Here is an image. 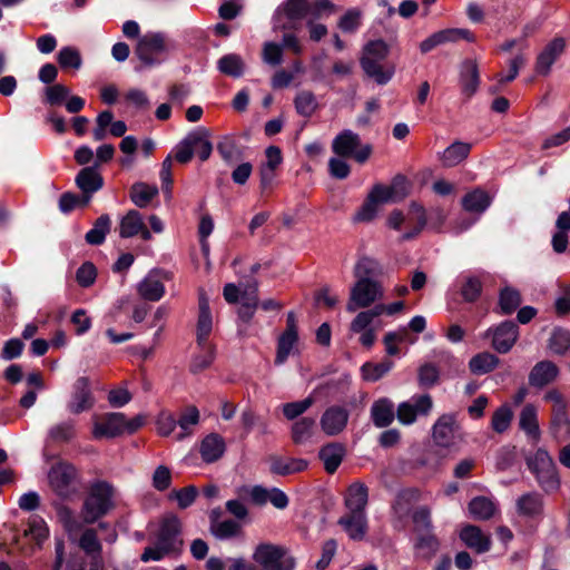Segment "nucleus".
Here are the masks:
<instances>
[{
  "label": "nucleus",
  "mask_w": 570,
  "mask_h": 570,
  "mask_svg": "<svg viewBox=\"0 0 570 570\" xmlns=\"http://www.w3.org/2000/svg\"><path fill=\"white\" fill-rule=\"evenodd\" d=\"M332 150L340 157H352L364 164L372 154L370 144L362 145L360 136L350 129L340 132L332 141Z\"/></svg>",
  "instance_id": "obj_7"
},
{
  "label": "nucleus",
  "mask_w": 570,
  "mask_h": 570,
  "mask_svg": "<svg viewBox=\"0 0 570 570\" xmlns=\"http://www.w3.org/2000/svg\"><path fill=\"white\" fill-rule=\"evenodd\" d=\"M566 47L562 38H556L547 45L538 56L535 69L540 75H548L557 58L563 52Z\"/></svg>",
  "instance_id": "obj_26"
},
{
  "label": "nucleus",
  "mask_w": 570,
  "mask_h": 570,
  "mask_svg": "<svg viewBox=\"0 0 570 570\" xmlns=\"http://www.w3.org/2000/svg\"><path fill=\"white\" fill-rule=\"evenodd\" d=\"M390 53L389 45L382 40L368 41L362 51L360 65L364 73L377 85H386L395 73L394 65H385L384 60Z\"/></svg>",
  "instance_id": "obj_2"
},
{
  "label": "nucleus",
  "mask_w": 570,
  "mask_h": 570,
  "mask_svg": "<svg viewBox=\"0 0 570 570\" xmlns=\"http://www.w3.org/2000/svg\"><path fill=\"white\" fill-rule=\"evenodd\" d=\"M257 291L258 286L256 281L249 282L243 289L242 305L238 309V316L244 322L250 321L258 306Z\"/></svg>",
  "instance_id": "obj_35"
},
{
  "label": "nucleus",
  "mask_w": 570,
  "mask_h": 570,
  "mask_svg": "<svg viewBox=\"0 0 570 570\" xmlns=\"http://www.w3.org/2000/svg\"><path fill=\"white\" fill-rule=\"evenodd\" d=\"M194 151L198 154L200 160H207L213 151V145L209 140V131L204 127H198L189 132Z\"/></svg>",
  "instance_id": "obj_42"
},
{
  "label": "nucleus",
  "mask_w": 570,
  "mask_h": 570,
  "mask_svg": "<svg viewBox=\"0 0 570 570\" xmlns=\"http://www.w3.org/2000/svg\"><path fill=\"white\" fill-rule=\"evenodd\" d=\"M513 412L509 405L503 404L492 415L491 428L497 433H504L511 425Z\"/></svg>",
  "instance_id": "obj_53"
},
{
  "label": "nucleus",
  "mask_w": 570,
  "mask_h": 570,
  "mask_svg": "<svg viewBox=\"0 0 570 570\" xmlns=\"http://www.w3.org/2000/svg\"><path fill=\"white\" fill-rule=\"evenodd\" d=\"M522 303L520 292L510 285H505L499 292L498 306L503 315L512 314Z\"/></svg>",
  "instance_id": "obj_40"
},
{
  "label": "nucleus",
  "mask_w": 570,
  "mask_h": 570,
  "mask_svg": "<svg viewBox=\"0 0 570 570\" xmlns=\"http://www.w3.org/2000/svg\"><path fill=\"white\" fill-rule=\"evenodd\" d=\"M75 435L76 430L72 422L57 424L49 431V438L57 443L70 442Z\"/></svg>",
  "instance_id": "obj_64"
},
{
  "label": "nucleus",
  "mask_w": 570,
  "mask_h": 570,
  "mask_svg": "<svg viewBox=\"0 0 570 570\" xmlns=\"http://www.w3.org/2000/svg\"><path fill=\"white\" fill-rule=\"evenodd\" d=\"M296 342L297 333L284 332L281 335L275 358L276 364H283L287 360Z\"/></svg>",
  "instance_id": "obj_56"
},
{
  "label": "nucleus",
  "mask_w": 570,
  "mask_h": 570,
  "mask_svg": "<svg viewBox=\"0 0 570 570\" xmlns=\"http://www.w3.org/2000/svg\"><path fill=\"white\" fill-rule=\"evenodd\" d=\"M382 297L383 288L377 281L367 278L357 279L354 286L351 288L346 309L347 312L353 313L358 308L371 306Z\"/></svg>",
  "instance_id": "obj_8"
},
{
  "label": "nucleus",
  "mask_w": 570,
  "mask_h": 570,
  "mask_svg": "<svg viewBox=\"0 0 570 570\" xmlns=\"http://www.w3.org/2000/svg\"><path fill=\"white\" fill-rule=\"evenodd\" d=\"M559 374L558 366L551 361H541L537 363L530 374H529V383L534 387H543L550 383H552Z\"/></svg>",
  "instance_id": "obj_29"
},
{
  "label": "nucleus",
  "mask_w": 570,
  "mask_h": 570,
  "mask_svg": "<svg viewBox=\"0 0 570 570\" xmlns=\"http://www.w3.org/2000/svg\"><path fill=\"white\" fill-rule=\"evenodd\" d=\"M157 195L158 188L156 185L141 181L134 184L130 189V199L139 208L147 207Z\"/></svg>",
  "instance_id": "obj_41"
},
{
  "label": "nucleus",
  "mask_w": 570,
  "mask_h": 570,
  "mask_svg": "<svg viewBox=\"0 0 570 570\" xmlns=\"http://www.w3.org/2000/svg\"><path fill=\"white\" fill-rule=\"evenodd\" d=\"M267 463L271 473L282 476L299 473L308 465V462L304 459L285 458L276 454L269 455Z\"/></svg>",
  "instance_id": "obj_21"
},
{
  "label": "nucleus",
  "mask_w": 570,
  "mask_h": 570,
  "mask_svg": "<svg viewBox=\"0 0 570 570\" xmlns=\"http://www.w3.org/2000/svg\"><path fill=\"white\" fill-rule=\"evenodd\" d=\"M482 292V283L476 276H466L461 286V295L465 302H475Z\"/></svg>",
  "instance_id": "obj_62"
},
{
  "label": "nucleus",
  "mask_w": 570,
  "mask_h": 570,
  "mask_svg": "<svg viewBox=\"0 0 570 570\" xmlns=\"http://www.w3.org/2000/svg\"><path fill=\"white\" fill-rule=\"evenodd\" d=\"M527 464L544 492L550 493L559 490L560 478L557 466L552 456L546 449H538L528 458Z\"/></svg>",
  "instance_id": "obj_3"
},
{
  "label": "nucleus",
  "mask_w": 570,
  "mask_h": 570,
  "mask_svg": "<svg viewBox=\"0 0 570 570\" xmlns=\"http://www.w3.org/2000/svg\"><path fill=\"white\" fill-rule=\"evenodd\" d=\"M548 432L559 443L570 441V415L568 410L550 413Z\"/></svg>",
  "instance_id": "obj_30"
},
{
  "label": "nucleus",
  "mask_w": 570,
  "mask_h": 570,
  "mask_svg": "<svg viewBox=\"0 0 570 570\" xmlns=\"http://www.w3.org/2000/svg\"><path fill=\"white\" fill-rule=\"evenodd\" d=\"M145 424V416L138 414L128 419L121 412H109V438L131 435Z\"/></svg>",
  "instance_id": "obj_17"
},
{
  "label": "nucleus",
  "mask_w": 570,
  "mask_h": 570,
  "mask_svg": "<svg viewBox=\"0 0 570 570\" xmlns=\"http://www.w3.org/2000/svg\"><path fill=\"white\" fill-rule=\"evenodd\" d=\"M480 85L478 63L474 60H465L460 68V86L462 94L471 98Z\"/></svg>",
  "instance_id": "obj_25"
},
{
  "label": "nucleus",
  "mask_w": 570,
  "mask_h": 570,
  "mask_svg": "<svg viewBox=\"0 0 570 570\" xmlns=\"http://www.w3.org/2000/svg\"><path fill=\"white\" fill-rule=\"evenodd\" d=\"M107 163V145L98 147L96 160L91 166L83 167L76 176L75 183L81 190V194L91 199L94 193L104 187L105 179L101 173V166Z\"/></svg>",
  "instance_id": "obj_6"
},
{
  "label": "nucleus",
  "mask_w": 570,
  "mask_h": 570,
  "mask_svg": "<svg viewBox=\"0 0 570 570\" xmlns=\"http://www.w3.org/2000/svg\"><path fill=\"white\" fill-rule=\"evenodd\" d=\"M403 307V302H394L389 305H376L372 309L360 312L352 321L350 328L351 331H361L364 327L370 326L373 323L374 318L382 315L383 313L393 315L402 311Z\"/></svg>",
  "instance_id": "obj_20"
},
{
  "label": "nucleus",
  "mask_w": 570,
  "mask_h": 570,
  "mask_svg": "<svg viewBox=\"0 0 570 570\" xmlns=\"http://www.w3.org/2000/svg\"><path fill=\"white\" fill-rule=\"evenodd\" d=\"M132 400V394L129 391L128 382H122L120 385L109 389V406L122 407Z\"/></svg>",
  "instance_id": "obj_60"
},
{
  "label": "nucleus",
  "mask_w": 570,
  "mask_h": 570,
  "mask_svg": "<svg viewBox=\"0 0 570 570\" xmlns=\"http://www.w3.org/2000/svg\"><path fill=\"white\" fill-rule=\"evenodd\" d=\"M107 511V482H97L90 487L82 507V518L87 523L96 522Z\"/></svg>",
  "instance_id": "obj_12"
},
{
  "label": "nucleus",
  "mask_w": 570,
  "mask_h": 570,
  "mask_svg": "<svg viewBox=\"0 0 570 570\" xmlns=\"http://www.w3.org/2000/svg\"><path fill=\"white\" fill-rule=\"evenodd\" d=\"M469 511L474 519L488 520L494 514L495 505L485 497H476L469 503Z\"/></svg>",
  "instance_id": "obj_44"
},
{
  "label": "nucleus",
  "mask_w": 570,
  "mask_h": 570,
  "mask_svg": "<svg viewBox=\"0 0 570 570\" xmlns=\"http://www.w3.org/2000/svg\"><path fill=\"white\" fill-rule=\"evenodd\" d=\"M90 203L88 196L83 194H75L71 191L63 193L59 198V208L62 213H70L76 208H85Z\"/></svg>",
  "instance_id": "obj_54"
},
{
  "label": "nucleus",
  "mask_w": 570,
  "mask_h": 570,
  "mask_svg": "<svg viewBox=\"0 0 570 570\" xmlns=\"http://www.w3.org/2000/svg\"><path fill=\"white\" fill-rule=\"evenodd\" d=\"M315 420L302 417L292 425V439L294 443L302 444L311 440L314 433Z\"/></svg>",
  "instance_id": "obj_47"
},
{
  "label": "nucleus",
  "mask_w": 570,
  "mask_h": 570,
  "mask_svg": "<svg viewBox=\"0 0 570 570\" xmlns=\"http://www.w3.org/2000/svg\"><path fill=\"white\" fill-rule=\"evenodd\" d=\"M199 421L200 413L196 406L189 405L185 407L177 419V426L180 431L176 439L181 441L188 436H191L195 432V428L199 424Z\"/></svg>",
  "instance_id": "obj_33"
},
{
  "label": "nucleus",
  "mask_w": 570,
  "mask_h": 570,
  "mask_svg": "<svg viewBox=\"0 0 570 570\" xmlns=\"http://www.w3.org/2000/svg\"><path fill=\"white\" fill-rule=\"evenodd\" d=\"M520 515L534 518L541 514L543 509L542 497L537 492H529L521 495L515 502Z\"/></svg>",
  "instance_id": "obj_36"
},
{
  "label": "nucleus",
  "mask_w": 570,
  "mask_h": 570,
  "mask_svg": "<svg viewBox=\"0 0 570 570\" xmlns=\"http://www.w3.org/2000/svg\"><path fill=\"white\" fill-rule=\"evenodd\" d=\"M518 425L529 440L538 442L541 438L538 406L533 403L524 404L519 413Z\"/></svg>",
  "instance_id": "obj_19"
},
{
  "label": "nucleus",
  "mask_w": 570,
  "mask_h": 570,
  "mask_svg": "<svg viewBox=\"0 0 570 570\" xmlns=\"http://www.w3.org/2000/svg\"><path fill=\"white\" fill-rule=\"evenodd\" d=\"M433 400L430 394H415L401 402L396 407V419L402 425H412L420 416L432 412Z\"/></svg>",
  "instance_id": "obj_9"
},
{
  "label": "nucleus",
  "mask_w": 570,
  "mask_h": 570,
  "mask_svg": "<svg viewBox=\"0 0 570 570\" xmlns=\"http://www.w3.org/2000/svg\"><path fill=\"white\" fill-rule=\"evenodd\" d=\"M75 401L70 403L69 409L72 413L79 414L86 410H89L94 405L88 379H78L75 384Z\"/></svg>",
  "instance_id": "obj_32"
},
{
  "label": "nucleus",
  "mask_w": 570,
  "mask_h": 570,
  "mask_svg": "<svg viewBox=\"0 0 570 570\" xmlns=\"http://www.w3.org/2000/svg\"><path fill=\"white\" fill-rule=\"evenodd\" d=\"M367 499V488L363 483L355 482L347 489L345 507L348 512H365Z\"/></svg>",
  "instance_id": "obj_34"
},
{
  "label": "nucleus",
  "mask_w": 570,
  "mask_h": 570,
  "mask_svg": "<svg viewBox=\"0 0 570 570\" xmlns=\"http://www.w3.org/2000/svg\"><path fill=\"white\" fill-rule=\"evenodd\" d=\"M417 498H419V492L416 490L411 489V490L401 491L397 494L396 500L393 504L394 512L400 518L405 517L410 511L411 503L413 501H416Z\"/></svg>",
  "instance_id": "obj_59"
},
{
  "label": "nucleus",
  "mask_w": 570,
  "mask_h": 570,
  "mask_svg": "<svg viewBox=\"0 0 570 570\" xmlns=\"http://www.w3.org/2000/svg\"><path fill=\"white\" fill-rule=\"evenodd\" d=\"M362 23V12L358 9L347 10L338 20V28L345 33L355 32Z\"/></svg>",
  "instance_id": "obj_63"
},
{
  "label": "nucleus",
  "mask_w": 570,
  "mask_h": 570,
  "mask_svg": "<svg viewBox=\"0 0 570 570\" xmlns=\"http://www.w3.org/2000/svg\"><path fill=\"white\" fill-rule=\"evenodd\" d=\"M262 60L265 65L277 67L284 61L283 46L274 41H266L262 48Z\"/></svg>",
  "instance_id": "obj_50"
},
{
  "label": "nucleus",
  "mask_w": 570,
  "mask_h": 570,
  "mask_svg": "<svg viewBox=\"0 0 570 570\" xmlns=\"http://www.w3.org/2000/svg\"><path fill=\"white\" fill-rule=\"evenodd\" d=\"M164 277L160 271H150L137 285V292L146 301L158 302L165 295Z\"/></svg>",
  "instance_id": "obj_18"
},
{
  "label": "nucleus",
  "mask_w": 570,
  "mask_h": 570,
  "mask_svg": "<svg viewBox=\"0 0 570 570\" xmlns=\"http://www.w3.org/2000/svg\"><path fill=\"white\" fill-rule=\"evenodd\" d=\"M120 236L124 238L134 237L140 235L144 240L151 239V233L146 227L142 216L137 210H129L120 222Z\"/></svg>",
  "instance_id": "obj_22"
},
{
  "label": "nucleus",
  "mask_w": 570,
  "mask_h": 570,
  "mask_svg": "<svg viewBox=\"0 0 570 570\" xmlns=\"http://www.w3.org/2000/svg\"><path fill=\"white\" fill-rule=\"evenodd\" d=\"M180 538V520L169 514L164 518L154 544L145 548L140 559L142 562L160 561L167 557H177L183 551Z\"/></svg>",
  "instance_id": "obj_1"
},
{
  "label": "nucleus",
  "mask_w": 570,
  "mask_h": 570,
  "mask_svg": "<svg viewBox=\"0 0 570 570\" xmlns=\"http://www.w3.org/2000/svg\"><path fill=\"white\" fill-rule=\"evenodd\" d=\"M396 417V409L391 400L379 399L371 406V419L376 428L383 429L391 425Z\"/></svg>",
  "instance_id": "obj_24"
},
{
  "label": "nucleus",
  "mask_w": 570,
  "mask_h": 570,
  "mask_svg": "<svg viewBox=\"0 0 570 570\" xmlns=\"http://www.w3.org/2000/svg\"><path fill=\"white\" fill-rule=\"evenodd\" d=\"M348 419L350 412L346 407L331 405L321 415L320 425L327 436H335L346 429Z\"/></svg>",
  "instance_id": "obj_14"
},
{
  "label": "nucleus",
  "mask_w": 570,
  "mask_h": 570,
  "mask_svg": "<svg viewBox=\"0 0 570 570\" xmlns=\"http://www.w3.org/2000/svg\"><path fill=\"white\" fill-rule=\"evenodd\" d=\"M282 11L289 20H301L311 16L312 3L307 0H286Z\"/></svg>",
  "instance_id": "obj_45"
},
{
  "label": "nucleus",
  "mask_w": 570,
  "mask_h": 570,
  "mask_svg": "<svg viewBox=\"0 0 570 570\" xmlns=\"http://www.w3.org/2000/svg\"><path fill=\"white\" fill-rule=\"evenodd\" d=\"M210 531L217 539L225 540L236 537L240 531V525L234 520L214 521Z\"/></svg>",
  "instance_id": "obj_55"
},
{
  "label": "nucleus",
  "mask_w": 570,
  "mask_h": 570,
  "mask_svg": "<svg viewBox=\"0 0 570 570\" xmlns=\"http://www.w3.org/2000/svg\"><path fill=\"white\" fill-rule=\"evenodd\" d=\"M549 348L554 354H564L570 348V333L562 328L554 330L549 340Z\"/></svg>",
  "instance_id": "obj_61"
},
{
  "label": "nucleus",
  "mask_w": 570,
  "mask_h": 570,
  "mask_svg": "<svg viewBox=\"0 0 570 570\" xmlns=\"http://www.w3.org/2000/svg\"><path fill=\"white\" fill-rule=\"evenodd\" d=\"M344 446L340 443H330L321 449L320 458L328 473H334L338 469L344 458Z\"/></svg>",
  "instance_id": "obj_39"
},
{
  "label": "nucleus",
  "mask_w": 570,
  "mask_h": 570,
  "mask_svg": "<svg viewBox=\"0 0 570 570\" xmlns=\"http://www.w3.org/2000/svg\"><path fill=\"white\" fill-rule=\"evenodd\" d=\"M382 204L383 203L381 200H379L377 196H374L373 191L371 190L368 193V196H367L365 203L362 205V207L356 213L355 220H357V222L372 220L379 212V206Z\"/></svg>",
  "instance_id": "obj_57"
},
{
  "label": "nucleus",
  "mask_w": 570,
  "mask_h": 570,
  "mask_svg": "<svg viewBox=\"0 0 570 570\" xmlns=\"http://www.w3.org/2000/svg\"><path fill=\"white\" fill-rule=\"evenodd\" d=\"M499 363V358L491 353H481L471 358L469 366L474 374H485L492 371Z\"/></svg>",
  "instance_id": "obj_51"
},
{
  "label": "nucleus",
  "mask_w": 570,
  "mask_h": 570,
  "mask_svg": "<svg viewBox=\"0 0 570 570\" xmlns=\"http://www.w3.org/2000/svg\"><path fill=\"white\" fill-rule=\"evenodd\" d=\"M226 450L225 440L217 433L206 435L199 445V453L204 462L213 463L219 460Z\"/></svg>",
  "instance_id": "obj_28"
},
{
  "label": "nucleus",
  "mask_w": 570,
  "mask_h": 570,
  "mask_svg": "<svg viewBox=\"0 0 570 570\" xmlns=\"http://www.w3.org/2000/svg\"><path fill=\"white\" fill-rule=\"evenodd\" d=\"M490 204V196L481 189H475L469 193L462 199V206L465 210L478 214L483 213Z\"/></svg>",
  "instance_id": "obj_43"
},
{
  "label": "nucleus",
  "mask_w": 570,
  "mask_h": 570,
  "mask_svg": "<svg viewBox=\"0 0 570 570\" xmlns=\"http://www.w3.org/2000/svg\"><path fill=\"white\" fill-rule=\"evenodd\" d=\"M471 150V144L454 141L441 154L440 159L445 167H454L468 158Z\"/></svg>",
  "instance_id": "obj_37"
},
{
  "label": "nucleus",
  "mask_w": 570,
  "mask_h": 570,
  "mask_svg": "<svg viewBox=\"0 0 570 570\" xmlns=\"http://www.w3.org/2000/svg\"><path fill=\"white\" fill-rule=\"evenodd\" d=\"M392 367L393 362L389 360H385L376 364L367 362L363 364L361 367L362 377L366 381L375 382L383 377L386 373H389Z\"/></svg>",
  "instance_id": "obj_49"
},
{
  "label": "nucleus",
  "mask_w": 570,
  "mask_h": 570,
  "mask_svg": "<svg viewBox=\"0 0 570 570\" xmlns=\"http://www.w3.org/2000/svg\"><path fill=\"white\" fill-rule=\"evenodd\" d=\"M432 439L436 446L451 449L462 441L460 426L453 414L441 415L432 426Z\"/></svg>",
  "instance_id": "obj_10"
},
{
  "label": "nucleus",
  "mask_w": 570,
  "mask_h": 570,
  "mask_svg": "<svg viewBox=\"0 0 570 570\" xmlns=\"http://www.w3.org/2000/svg\"><path fill=\"white\" fill-rule=\"evenodd\" d=\"M199 346L202 347V351L199 354L194 356L191 364H190V371L193 373H199V372L206 370L207 367L210 366V364L213 363V361L215 358L214 347L210 344H208L207 342H204Z\"/></svg>",
  "instance_id": "obj_52"
},
{
  "label": "nucleus",
  "mask_w": 570,
  "mask_h": 570,
  "mask_svg": "<svg viewBox=\"0 0 570 570\" xmlns=\"http://www.w3.org/2000/svg\"><path fill=\"white\" fill-rule=\"evenodd\" d=\"M492 336V346L499 353L509 352L519 336V328L512 321L502 322L495 327H491L485 333Z\"/></svg>",
  "instance_id": "obj_15"
},
{
  "label": "nucleus",
  "mask_w": 570,
  "mask_h": 570,
  "mask_svg": "<svg viewBox=\"0 0 570 570\" xmlns=\"http://www.w3.org/2000/svg\"><path fill=\"white\" fill-rule=\"evenodd\" d=\"M76 469L72 464L60 461L51 466L48 473V480L51 489L59 497H67L69 488L76 478Z\"/></svg>",
  "instance_id": "obj_13"
},
{
  "label": "nucleus",
  "mask_w": 570,
  "mask_h": 570,
  "mask_svg": "<svg viewBox=\"0 0 570 570\" xmlns=\"http://www.w3.org/2000/svg\"><path fill=\"white\" fill-rule=\"evenodd\" d=\"M295 107L299 115L311 116L317 108L314 94L307 90L299 91L295 98Z\"/></svg>",
  "instance_id": "obj_58"
},
{
  "label": "nucleus",
  "mask_w": 570,
  "mask_h": 570,
  "mask_svg": "<svg viewBox=\"0 0 570 570\" xmlns=\"http://www.w3.org/2000/svg\"><path fill=\"white\" fill-rule=\"evenodd\" d=\"M382 273L381 264L376 259L370 257L361 258L354 268V275L357 279H373V277L379 276Z\"/></svg>",
  "instance_id": "obj_48"
},
{
  "label": "nucleus",
  "mask_w": 570,
  "mask_h": 570,
  "mask_svg": "<svg viewBox=\"0 0 570 570\" xmlns=\"http://www.w3.org/2000/svg\"><path fill=\"white\" fill-rule=\"evenodd\" d=\"M213 328V317L209 308V301L205 293L199 292V315L197 322V342L202 345L207 342V337Z\"/></svg>",
  "instance_id": "obj_31"
},
{
  "label": "nucleus",
  "mask_w": 570,
  "mask_h": 570,
  "mask_svg": "<svg viewBox=\"0 0 570 570\" xmlns=\"http://www.w3.org/2000/svg\"><path fill=\"white\" fill-rule=\"evenodd\" d=\"M217 66L220 72L237 78L244 73L245 65L240 56L236 53H229L223 56L218 60Z\"/></svg>",
  "instance_id": "obj_46"
},
{
  "label": "nucleus",
  "mask_w": 570,
  "mask_h": 570,
  "mask_svg": "<svg viewBox=\"0 0 570 570\" xmlns=\"http://www.w3.org/2000/svg\"><path fill=\"white\" fill-rule=\"evenodd\" d=\"M374 196L383 204L397 203L403 200L410 193V184L407 179L397 175L390 185L376 184L372 187Z\"/></svg>",
  "instance_id": "obj_16"
},
{
  "label": "nucleus",
  "mask_w": 570,
  "mask_h": 570,
  "mask_svg": "<svg viewBox=\"0 0 570 570\" xmlns=\"http://www.w3.org/2000/svg\"><path fill=\"white\" fill-rule=\"evenodd\" d=\"M386 224L390 228L395 230H401L403 225H406L409 228L407 232L403 233L401 236V240H410L415 238L426 225V215L424 208L416 204L412 203L409 208L407 215L403 214L401 210H393L390 213Z\"/></svg>",
  "instance_id": "obj_5"
},
{
  "label": "nucleus",
  "mask_w": 570,
  "mask_h": 570,
  "mask_svg": "<svg viewBox=\"0 0 570 570\" xmlns=\"http://www.w3.org/2000/svg\"><path fill=\"white\" fill-rule=\"evenodd\" d=\"M167 50V41L163 33L148 32L139 38L135 52L142 63L153 66L158 62L157 57Z\"/></svg>",
  "instance_id": "obj_11"
},
{
  "label": "nucleus",
  "mask_w": 570,
  "mask_h": 570,
  "mask_svg": "<svg viewBox=\"0 0 570 570\" xmlns=\"http://www.w3.org/2000/svg\"><path fill=\"white\" fill-rule=\"evenodd\" d=\"M338 524L344 529L350 539L363 540L367 532L366 512H347L340 518Z\"/></svg>",
  "instance_id": "obj_23"
},
{
  "label": "nucleus",
  "mask_w": 570,
  "mask_h": 570,
  "mask_svg": "<svg viewBox=\"0 0 570 570\" xmlns=\"http://www.w3.org/2000/svg\"><path fill=\"white\" fill-rule=\"evenodd\" d=\"M217 151L227 164H233L243 157V148L233 135H226L219 139Z\"/></svg>",
  "instance_id": "obj_38"
},
{
  "label": "nucleus",
  "mask_w": 570,
  "mask_h": 570,
  "mask_svg": "<svg viewBox=\"0 0 570 570\" xmlns=\"http://www.w3.org/2000/svg\"><path fill=\"white\" fill-rule=\"evenodd\" d=\"M253 560L264 570H294L295 558L282 546L261 543L253 552Z\"/></svg>",
  "instance_id": "obj_4"
},
{
  "label": "nucleus",
  "mask_w": 570,
  "mask_h": 570,
  "mask_svg": "<svg viewBox=\"0 0 570 570\" xmlns=\"http://www.w3.org/2000/svg\"><path fill=\"white\" fill-rule=\"evenodd\" d=\"M460 539L464 544L478 553H484L491 548V538L489 534L475 525H466L460 532Z\"/></svg>",
  "instance_id": "obj_27"
}]
</instances>
